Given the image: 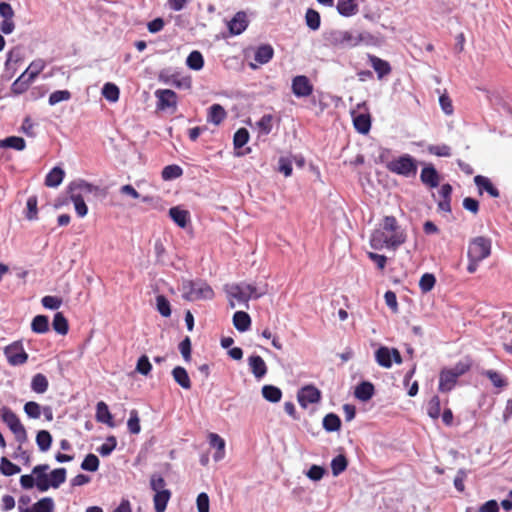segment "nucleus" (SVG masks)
Returning <instances> with one entry per match:
<instances>
[{"instance_id":"0e129e2a","label":"nucleus","mask_w":512,"mask_h":512,"mask_svg":"<svg viewBox=\"0 0 512 512\" xmlns=\"http://www.w3.org/2000/svg\"><path fill=\"white\" fill-rule=\"evenodd\" d=\"M152 370V365L146 355L139 357L136 364V371L144 376H147Z\"/></svg>"},{"instance_id":"f8f14e48","label":"nucleus","mask_w":512,"mask_h":512,"mask_svg":"<svg viewBox=\"0 0 512 512\" xmlns=\"http://www.w3.org/2000/svg\"><path fill=\"white\" fill-rule=\"evenodd\" d=\"M155 96L157 98L158 110H166L169 108L175 110L177 108V94L173 90L158 89L155 92Z\"/></svg>"},{"instance_id":"69168bd1","label":"nucleus","mask_w":512,"mask_h":512,"mask_svg":"<svg viewBox=\"0 0 512 512\" xmlns=\"http://www.w3.org/2000/svg\"><path fill=\"white\" fill-rule=\"evenodd\" d=\"M257 126L261 132L264 134H269L273 128V116L270 114L263 115L257 122Z\"/></svg>"},{"instance_id":"f704fd0d","label":"nucleus","mask_w":512,"mask_h":512,"mask_svg":"<svg viewBox=\"0 0 512 512\" xmlns=\"http://www.w3.org/2000/svg\"><path fill=\"white\" fill-rule=\"evenodd\" d=\"M171 498V491H161L155 493L153 497L154 508L156 512H164L166 510L168 501Z\"/></svg>"},{"instance_id":"e433bc0d","label":"nucleus","mask_w":512,"mask_h":512,"mask_svg":"<svg viewBox=\"0 0 512 512\" xmlns=\"http://www.w3.org/2000/svg\"><path fill=\"white\" fill-rule=\"evenodd\" d=\"M209 444L217 449V453L214 456L215 460H220L224 456L225 441L216 433H210L208 435Z\"/></svg>"},{"instance_id":"bb28decb","label":"nucleus","mask_w":512,"mask_h":512,"mask_svg":"<svg viewBox=\"0 0 512 512\" xmlns=\"http://www.w3.org/2000/svg\"><path fill=\"white\" fill-rule=\"evenodd\" d=\"M172 376L175 382L183 389L189 390L192 387L190 377L185 368L177 366L172 370Z\"/></svg>"},{"instance_id":"a19ab883","label":"nucleus","mask_w":512,"mask_h":512,"mask_svg":"<svg viewBox=\"0 0 512 512\" xmlns=\"http://www.w3.org/2000/svg\"><path fill=\"white\" fill-rule=\"evenodd\" d=\"M348 460L345 455L339 454L331 461V470L334 476L340 475L347 469Z\"/></svg>"},{"instance_id":"6e6d98bb","label":"nucleus","mask_w":512,"mask_h":512,"mask_svg":"<svg viewBox=\"0 0 512 512\" xmlns=\"http://www.w3.org/2000/svg\"><path fill=\"white\" fill-rule=\"evenodd\" d=\"M99 459L96 455L90 453L86 455L81 463V468L86 471L95 472L99 468Z\"/></svg>"},{"instance_id":"8fccbe9b","label":"nucleus","mask_w":512,"mask_h":512,"mask_svg":"<svg viewBox=\"0 0 512 512\" xmlns=\"http://www.w3.org/2000/svg\"><path fill=\"white\" fill-rule=\"evenodd\" d=\"M305 21H306V25L311 30H314V31L318 30L320 27V23H321V18H320L319 12H317L316 10L311 9V8L308 9L305 14Z\"/></svg>"},{"instance_id":"6e6552de","label":"nucleus","mask_w":512,"mask_h":512,"mask_svg":"<svg viewBox=\"0 0 512 512\" xmlns=\"http://www.w3.org/2000/svg\"><path fill=\"white\" fill-rule=\"evenodd\" d=\"M491 254V240L478 236L473 238L468 246V259L484 260Z\"/></svg>"},{"instance_id":"09e8293b","label":"nucleus","mask_w":512,"mask_h":512,"mask_svg":"<svg viewBox=\"0 0 512 512\" xmlns=\"http://www.w3.org/2000/svg\"><path fill=\"white\" fill-rule=\"evenodd\" d=\"M496 388H504L508 385L507 380L497 371L486 370L482 373Z\"/></svg>"},{"instance_id":"58836bf2","label":"nucleus","mask_w":512,"mask_h":512,"mask_svg":"<svg viewBox=\"0 0 512 512\" xmlns=\"http://www.w3.org/2000/svg\"><path fill=\"white\" fill-rule=\"evenodd\" d=\"M49 386L48 380L46 376L42 373H37L33 376L31 381V389L38 393L42 394L47 391Z\"/></svg>"},{"instance_id":"f257e3e1","label":"nucleus","mask_w":512,"mask_h":512,"mask_svg":"<svg viewBox=\"0 0 512 512\" xmlns=\"http://www.w3.org/2000/svg\"><path fill=\"white\" fill-rule=\"evenodd\" d=\"M405 241L406 233L394 216H385L370 235V245L376 250H396Z\"/></svg>"},{"instance_id":"b1692460","label":"nucleus","mask_w":512,"mask_h":512,"mask_svg":"<svg viewBox=\"0 0 512 512\" xmlns=\"http://www.w3.org/2000/svg\"><path fill=\"white\" fill-rule=\"evenodd\" d=\"M336 8L338 13L344 17H351L359 10L356 0H338Z\"/></svg>"},{"instance_id":"9d476101","label":"nucleus","mask_w":512,"mask_h":512,"mask_svg":"<svg viewBox=\"0 0 512 512\" xmlns=\"http://www.w3.org/2000/svg\"><path fill=\"white\" fill-rule=\"evenodd\" d=\"M229 296L238 302L247 303L250 298H259L262 294L256 292V287L251 284L233 285L229 290Z\"/></svg>"},{"instance_id":"f3484780","label":"nucleus","mask_w":512,"mask_h":512,"mask_svg":"<svg viewBox=\"0 0 512 512\" xmlns=\"http://www.w3.org/2000/svg\"><path fill=\"white\" fill-rule=\"evenodd\" d=\"M248 365L252 374L257 378H263L267 373V365L263 358L259 355H251L248 358Z\"/></svg>"},{"instance_id":"680f3d73","label":"nucleus","mask_w":512,"mask_h":512,"mask_svg":"<svg viewBox=\"0 0 512 512\" xmlns=\"http://www.w3.org/2000/svg\"><path fill=\"white\" fill-rule=\"evenodd\" d=\"M249 140V133L247 129L240 128L238 129L233 138V143L235 148H241L243 147Z\"/></svg>"},{"instance_id":"412c9836","label":"nucleus","mask_w":512,"mask_h":512,"mask_svg":"<svg viewBox=\"0 0 512 512\" xmlns=\"http://www.w3.org/2000/svg\"><path fill=\"white\" fill-rule=\"evenodd\" d=\"M451 194L452 186L448 183L443 184L439 190L440 200L438 201V207L444 212H451Z\"/></svg>"},{"instance_id":"6ab92c4d","label":"nucleus","mask_w":512,"mask_h":512,"mask_svg":"<svg viewBox=\"0 0 512 512\" xmlns=\"http://www.w3.org/2000/svg\"><path fill=\"white\" fill-rule=\"evenodd\" d=\"M474 182L479 188L480 194H482L483 191H486L491 197L497 198L500 196L499 190L493 185L489 178L477 175L474 177Z\"/></svg>"},{"instance_id":"052dcab7","label":"nucleus","mask_w":512,"mask_h":512,"mask_svg":"<svg viewBox=\"0 0 512 512\" xmlns=\"http://www.w3.org/2000/svg\"><path fill=\"white\" fill-rule=\"evenodd\" d=\"M71 98V93L68 90H57L50 94L48 102L50 105H56L61 101H67Z\"/></svg>"},{"instance_id":"a211bd4d","label":"nucleus","mask_w":512,"mask_h":512,"mask_svg":"<svg viewBox=\"0 0 512 512\" xmlns=\"http://www.w3.org/2000/svg\"><path fill=\"white\" fill-rule=\"evenodd\" d=\"M369 62L375 72L377 73V76L379 79L384 78L385 76L389 75L391 73V66L389 62L386 60H383L375 55H368Z\"/></svg>"},{"instance_id":"de8ad7c7","label":"nucleus","mask_w":512,"mask_h":512,"mask_svg":"<svg viewBox=\"0 0 512 512\" xmlns=\"http://www.w3.org/2000/svg\"><path fill=\"white\" fill-rule=\"evenodd\" d=\"M45 67L46 62L43 59H36L30 63L24 73H28L30 79L35 80Z\"/></svg>"},{"instance_id":"4d7b16f0","label":"nucleus","mask_w":512,"mask_h":512,"mask_svg":"<svg viewBox=\"0 0 512 512\" xmlns=\"http://www.w3.org/2000/svg\"><path fill=\"white\" fill-rule=\"evenodd\" d=\"M128 430L132 434H138L141 430L138 411L133 409L130 411V417L127 422Z\"/></svg>"},{"instance_id":"72a5a7b5","label":"nucleus","mask_w":512,"mask_h":512,"mask_svg":"<svg viewBox=\"0 0 512 512\" xmlns=\"http://www.w3.org/2000/svg\"><path fill=\"white\" fill-rule=\"evenodd\" d=\"M26 147V142L22 137L9 136L0 140V148H11L17 151H22Z\"/></svg>"},{"instance_id":"79ce46f5","label":"nucleus","mask_w":512,"mask_h":512,"mask_svg":"<svg viewBox=\"0 0 512 512\" xmlns=\"http://www.w3.org/2000/svg\"><path fill=\"white\" fill-rule=\"evenodd\" d=\"M36 443L40 451H48L52 444V436L50 432L47 430H40L36 435Z\"/></svg>"},{"instance_id":"ddd939ff","label":"nucleus","mask_w":512,"mask_h":512,"mask_svg":"<svg viewBox=\"0 0 512 512\" xmlns=\"http://www.w3.org/2000/svg\"><path fill=\"white\" fill-rule=\"evenodd\" d=\"M291 89L296 97H308L313 93V85L305 75L295 76L292 80Z\"/></svg>"},{"instance_id":"7c9ffc66","label":"nucleus","mask_w":512,"mask_h":512,"mask_svg":"<svg viewBox=\"0 0 512 512\" xmlns=\"http://www.w3.org/2000/svg\"><path fill=\"white\" fill-rule=\"evenodd\" d=\"M233 324L238 331L244 332L250 328L251 318L248 313L237 311L233 315Z\"/></svg>"},{"instance_id":"0eeeda50","label":"nucleus","mask_w":512,"mask_h":512,"mask_svg":"<svg viewBox=\"0 0 512 512\" xmlns=\"http://www.w3.org/2000/svg\"><path fill=\"white\" fill-rule=\"evenodd\" d=\"M326 42L333 47L353 48L356 47L354 32L347 30H331L325 35Z\"/></svg>"},{"instance_id":"5fc2aeb1","label":"nucleus","mask_w":512,"mask_h":512,"mask_svg":"<svg viewBox=\"0 0 512 512\" xmlns=\"http://www.w3.org/2000/svg\"><path fill=\"white\" fill-rule=\"evenodd\" d=\"M436 283V278L433 274L425 273L421 276L419 281V288L423 293H427L433 289Z\"/></svg>"},{"instance_id":"13d9d810","label":"nucleus","mask_w":512,"mask_h":512,"mask_svg":"<svg viewBox=\"0 0 512 512\" xmlns=\"http://www.w3.org/2000/svg\"><path fill=\"white\" fill-rule=\"evenodd\" d=\"M38 200L36 196H30L27 199L26 207V218L28 220H36L38 218V209H37Z\"/></svg>"},{"instance_id":"774afa93","label":"nucleus","mask_w":512,"mask_h":512,"mask_svg":"<svg viewBox=\"0 0 512 512\" xmlns=\"http://www.w3.org/2000/svg\"><path fill=\"white\" fill-rule=\"evenodd\" d=\"M25 413L30 417L37 419L41 415V407L37 402L29 401L24 405Z\"/></svg>"},{"instance_id":"473e14b6","label":"nucleus","mask_w":512,"mask_h":512,"mask_svg":"<svg viewBox=\"0 0 512 512\" xmlns=\"http://www.w3.org/2000/svg\"><path fill=\"white\" fill-rule=\"evenodd\" d=\"M96 419L101 423H106L109 426L113 427L114 424L112 422V415L109 411L107 404L103 401L97 403L96 406Z\"/></svg>"},{"instance_id":"bf43d9fd","label":"nucleus","mask_w":512,"mask_h":512,"mask_svg":"<svg viewBox=\"0 0 512 512\" xmlns=\"http://www.w3.org/2000/svg\"><path fill=\"white\" fill-rule=\"evenodd\" d=\"M156 304L157 310L162 316L169 317L171 315L170 303L165 296L158 295L156 297Z\"/></svg>"},{"instance_id":"7ed1b4c3","label":"nucleus","mask_w":512,"mask_h":512,"mask_svg":"<svg viewBox=\"0 0 512 512\" xmlns=\"http://www.w3.org/2000/svg\"><path fill=\"white\" fill-rule=\"evenodd\" d=\"M470 367V363L458 362L452 368H443L439 374V391L450 392L455 387L458 378L468 372Z\"/></svg>"},{"instance_id":"37998d69","label":"nucleus","mask_w":512,"mask_h":512,"mask_svg":"<svg viewBox=\"0 0 512 512\" xmlns=\"http://www.w3.org/2000/svg\"><path fill=\"white\" fill-rule=\"evenodd\" d=\"M323 427L328 432L338 431L341 427V420L338 415L329 413L323 418Z\"/></svg>"},{"instance_id":"2eb2a0df","label":"nucleus","mask_w":512,"mask_h":512,"mask_svg":"<svg viewBox=\"0 0 512 512\" xmlns=\"http://www.w3.org/2000/svg\"><path fill=\"white\" fill-rule=\"evenodd\" d=\"M247 15L244 11L237 12L228 22L227 26L231 35H240L248 27Z\"/></svg>"},{"instance_id":"a18cd8bd","label":"nucleus","mask_w":512,"mask_h":512,"mask_svg":"<svg viewBox=\"0 0 512 512\" xmlns=\"http://www.w3.org/2000/svg\"><path fill=\"white\" fill-rule=\"evenodd\" d=\"M21 471L20 467L12 463L8 458L2 457L0 459V472L5 476H12Z\"/></svg>"},{"instance_id":"20e7f679","label":"nucleus","mask_w":512,"mask_h":512,"mask_svg":"<svg viewBox=\"0 0 512 512\" xmlns=\"http://www.w3.org/2000/svg\"><path fill=\"white\" fill-rule=\"evenodd\" d=\"M386 169L396 175L403 177H414L417 174V160L410 154H403L385 164Z\"/></svg>"},{"instance_id":"e2e57ef3","label":"nucleus","mask_w":512,"mask_h":512,"mask_svg":"<svg viewBox=\"0 0 512 512\" xmlns=\"http://www.w3.org/2000/svg\"><path fill=\"white\" fill-rule=\"evenodd\" d=\"M150 487L155 492L168 491L166 489V482L164 478L159 474H153L150 478Z\"/></svg>"},{"instance_id":"338daca9","label":"nucleus","mask_w":512,"mask_h":512,"mask_svg":"<svg viewBox=\"0 0 512 512\" xmlns=\"http://www.w3.org/2000/svg\"><path fill=\"white\" fill-rule=\"evenodd\" d=\"M117 441L114 436H110L107 438V441L102 444L97 450L102 456H108L112 453V451L116 448Z\"/></svg>"},{"instance_id":"c9c22d12","label":"nucleus","mask_w":512,"mask_h":512,"mask_svg":"<svg viewBox=\"0 0 512 512\" xmlns=\"http://www.w3.org/2000/svg\"><path fill=\"white\" fill-rule=\"evenodd\" d=\"M52 327L60 335H66L69 330V324L66 317L63 315L62 312H57L54 315L53 321H52Z\"/></svg>"},{"instance_id":"864d4df0","label":"nucleus","mask_w":512,"mask_h":512,"mask_svg":"<svg viewBox=\"0 0 512 512\" xmlns=\"http://www.w3.org/2000/svg\"><path fill=\"white\" fill-rule=\"evenodd\" d=\"M427 414L432 419H438L441 415V401L437 395L433 396L428 402Z\"/></svg>"},{"instance_id":"393cba45","label":"nucleus","mask_w":512,"mask_h":512,"mask_svg":"<svg viewBox=\"0 0 512 512\" xmlns=\"http://www.w3.org/2000/svg\"><path fill=\"white\" fill-rule=\"evenodd\" d=\"M274 56V49L269 44L260 45L254 55V59L258 64H266L268 63Z\"/></svg>"},{"instance_id":"dca6fc26","label":"nucleus","mask_w":512,"mask_h":512,"mask_svg":"<svg viewBox=\"0 0 512 512\" xmlns=\"http://www.w3.org/2000/svg\"><path fill=\"white\" fill-rule=\"evenodd\" d=\"M420 179L430 188H436L440 183V176L433 165H428L421 170Z\"/></svg>"},{"instance_id":"603ef678","label":"nucleus","mask_w":512,"mask_h":512,"mask_svg":"<svg viewBox=\"0 0 512 512\" xmlns=\"http://www.w3.org/2000/svg\"><path fill=\"white\" fill-rule=\"evenodd\" d=\"M183 173L182 168L179 165L172 164L167 165L163 168L161 176L164 180H172L180 177Z\"/></svg>"},{"instance_id":"4468645a","label":"nucleus","mask_w":512,"mask_h":512,"mask_svg":"<svg viewBox=\"0 0 512 512\" xmlns=\"http://www.w3.org/2000/svg\"><path fill=\"white\" fill-rule=\"evenodd\" d=\"M48 469V464H39L32 470V474L35 475V486L41 492H45L51 487L49 475L46 474Z\"/></svg>"},{"instance_id":"423d86ee","label":"nucleus","mask_w":512,"mask_h":512,"mask_svg":"<svg viewBox=\"0 0 512 512\" xmlns=\"http://www.w3.org/2000/svg\"><path fill=\"white\" fill-rule=\"evenodd\" d=\"M0 418L9 427L18 443L24 444L27 442V431L16 413L9 407L4 406L0 409Z\"/></svg>"},{"instance_id":"ea45409f","label":"nucleus","mask_w":512,"mask_h":512,"mask_svg":"<svg viewBox=\"0 0 512 512\" xmlns=\"http://www.w3.org/2000/svg\"><path fill=\"white\" fill-rule=\"evenodd\" d=\"M262 395L267 401L277 403L281 400L282 391L274 385H264Z\"/></svg>"},{"instance_id":"4c0bfd02","label":"nucleus","mask_w":512,"mask_h":512,"mask_svg":"<svg viewBox=\"0 0 512 512\" xmlns=\"http://www.w3.org/2000/svg\"><path fill=\"white\" fill-rule=\"evenodd\" d=\"M31 329L37 334H44L49 331V320L45 315H37L33 318Z\"/></svg>"},{"instance_id":"c85d7f7f","label":"nucleus","mask_w":512,"mask_h":512,"mask_svg":"<svg viewBox=\"0 0 512 512\" xmlns=\"http://www.w3.org/2000/svg\"><path fill=\"white\" fill-rule=\"evenodd\" d=\"M352 115H353V124H354L355 129L361 134L368 133L371 128L370 115L369 114L354 115V112L352 113Z\"/></svg>"},{"instance_id":"5701e85b","label":"nucleus","mask_w":512,"mask_h":512,"mask_svg":"<svg viewBox=\"0 0 512 512\" xmlns=\"http://www.w3.org/2000/svg\"><path fill=\"white\" fill-rule=\"evenodd\" d=\"M169 216L181 228H185L190 222L189 211L181 209L178 206L169 209Z\"/></svg>"},{"instance_id":"2f4dec72","label":"nucleus","mask_w":512,"mask_h":512,"mask_svg":"<svg viewBox=\"0 0 512 512\" xmlns=\"http://www.w3.org/2000/svg\"><path fill=\"white\" fill-rule=\"evenodd\" d=\"M65 176V172L60 167H54L45 177V185L47 187L59 186Z\"/></svg>"},{"instance_id":"c03bdc74","label":"nucleus","mask_w":512,"mask_h":512,"mask_svg":"<svg viewBox=\"0 0 512 512\" xmlns=\"http://www.w3.org/2000/svg\"><path fill=\"white\" fill-rule=\"evenodd\" d=\"M187 66L192 70H200L204 66V59L202 54L199 51H192L187 59H186Z\"/></svg>"},{"instance_id":"3c124183","label":"nucleus","mask_w":512,"mask_h":512,"mask_svg":"<svg viewBox=\"0 0 512 512\" xmlns=\"http://www.w3.org/2000/svg\"><path fill=\"white\" fill-rule=\"evenodd\" d=\"M66 469L65 468H56L51 471L49 475V479L51 482V487L58 488L61 484L66 481Z\"/></svg>"},{"instance_id":"a878e982","label":"nucleus","mask_w":512,"mask_h":512,"mask_svg":"<svg viewBox=\"0 0 512 512\" xmlns=\"http://www.w3.org/2000/svg\"><path fill=\"white\" fill-rule=\"evenodd\" d=\"M374 391V385L371 382L364 381L356 386L354 395L361 401H368L373 397Z\"/></svg>"},{"instance_id":"49530a36","label":"nucleus","mask_w":512,"mask_h":512,"mask_svg":"<svg viewBox=\"0 0 512 512\" xmlns=\"http://www.w3.org/2000/svg\"><path fill=\"white\" fill-rule=\"evenodd\" d=\"M102 94L106 100L116 102L119 99L120 90L114 83L108 82L104 84Z\"/></svg>"},{"instance_id":"aec40b11","label":"nucleus","mask_w":512,"mask_h":512,"mask_svg":"<svg viewBox=\"0 0 512 512\" xmlns=\"http://www.w3.org/2000/svg\"><path fill=\"white\" fill-rule=\"evenodd\" d=\"M19 512H53L54 502L50 497H44L33 504L31 508L18 506Z\"/></svg>"},{"instance_id":"1a4fd4ad","label":"nucleus","mask_w":512,"mask_h":512,"mask_svg":"<svg viewBox=\"0 0 512 512\" xmlns=\"http://www.w3.org/2000/svg\"><path fill=\"white\" fill-rule=\"evenodd\" d=\"M4 355L12 366L22 365L27 362L28 354L20 341H15L4 348Z\"/></svg>"},{"instance_id":"39448f33","label":"nucleus","mask_w":512,"mask_h":512,"mask_svg":"<svg viewBox=\"0 0 512 512\" xmlns=\"http://www.w3.org/2000/svg\"><path fill=\"white\" fill-rule=\"evenodd\" d=\"M68 190L77 215L81 218L86 216L88 213V207L84 201L82 193H91L93 186L83 180H79L70 183Z\"/></svg>"},{"instance_id":"4be33fe9","label":"nucleus","mask_w":512,"mask_h":512,"mask_svg":"<svg viewBox=\"0 0 512 512\" xmlns=\"http://www.w3.org/2000/svg\"><path fill=\"white\" fill-rule=\"evenodd\" d=\"M34 82L33 79H30L28 73H22L11 85V92L14 95H21L26 92L31 84Z\"/></svg>"},{"instance_id":"c756f323","label":"nucleus","mask_w":512,"mask_h":512,"mask_svg":"<svg viewBox=\"0 0 512 512\" xmlns=\"http://www.w3.org/2000/svg\"><path fill=\"white\" fill-rule=\"evenodd\" d=\"M227 113L220 104H213L208 111L207 120L215 125H219L226 118Z\"/></svg>"},{"instance_id":"f03ea898","label":"nucleus","mask_w":512,"mask_h":512,"mask_svg":"<svg viewBox=\"0 0 512 512\" xmlns=\"http://www.w3.org/2000/svg\"><path fill=\"white\" fill-rule=\"evenodd\" d=\"M181 291L183 298L188 301L211 300L215 295L211 286L203 280H184Z\"/></svg>"},{"instance_id":"9b49d317","label":"nucleus","mask_w":512,"mask_h":512,"mask_svg":"<svg viewBox=\"0 0 512 512\" xmlns=\"http://www.w3.org/2000/svg\"><path fill=\"white\" fill-rule=\"evenodd\" d=\"M297 400L300 406L305 409L309 404H315L321 400V392L314 385H306L298 391Z\"/></svg>"},{"instance_id":"cd10ccee","label":"nucleus","mask_w":512,"mask_h":512,"mask_svg":"<svg viewBox=\"0 0 512 512\" xmlns=\"http://www.w3.org/2000/svg\"><path fill=\"white\" fill-rule=\"evenodd\" d=\"M376 362L383 368L392 367V349L382 346L375 352Z\"/></svg>"}]
</instances>
